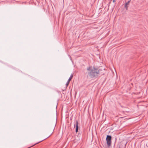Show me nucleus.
I'll return each mask as SVG.
<instances>
[{"mask_svg":"<svg viewBox=\"0 0 148 148\" xmlns=\"http://www.w3.org/2000/svg\"><path fill=\"white\" fill-rule=\"evenodd\" d=\"M87 69L89 71L88 73L87 77L89 76L91 78L97 77L98 76V74L102 73H101V71L102 70L99 69L98 67L95 66H93L92 67H88L87 68Z\"/></svg>","mask_w":148,"mask_h":148,"instance_id":"obj_1","label":"nucleus"},{"mask_svg":"<svg viewBox=\"0 0 148 148\" xmlns=\"http://www.w3.org/2000/svg\"><path fill=\"white\" fill-rule=\"evenodd\" d=\"M112 136L111 135H107L106 138L107 145L109 147L111 145Z\"/></svg>","mask_w":148,"mask_h":148,"instance_id":"obj_2","label":"nucleus"},{"mask_svg":"<svg viewBox=\"0 0 148 148\" xmlns=\"http://www.w3.org/2000/svg\"><path fill=\"white\" fill-rule=\"evenodd\" d=\"M76 123L74 125V127H76L75 132L77 133L78 131V122L77 120L75 121Z\"/></svg>","mask_w":148,"mask_h":148,"instance_id":"obj_3","label":"nucleus"},{"mask_svg":"<svg viewBox=\"0 0 148 148\" xmlns=\"http://www.w3.org/2000/svg\"><path fill=\"white\" fill-rule=\"evenodd\" d=\"M130 0H129L127 2H126L125 5L124 7L127 10L128 8V5L129 4V3L130 2Z\"/></svg>","mask_w":148,"mask_h":148,"instance_id":"obj_4","label":"nucleus"},{"mask_svg":"<svg viewBox=\"0 0 148 148\" xmlns=\"http://www.w3.org/2000/svg\"><path fill=\"white\" fill-rule=\"evenodd\" d=\"M73 74H71V75L69 78V79L68 80V81H71V80L72 78H73Z\"/></svg>","mask_w":148,"mask_h":148,"instance_id":"obj_5","label":"nucleus"},{"mask_svg":"<svg viewBox=\"0 0 148 148\" xmlns=\"http://www.w3.org/2000/svg\"><path fill=\"white\" fill-rule=\"evenodd\" d=\"M70 82L68 80L67 82H66V87H67L68 86V85L69 84V82Z\"/></svg>","mask_w":148,"mask_h":148,"instance_id":"obj_6","label":"nucleus"},{"mask_svg":"<svg viewBox=\"0 0 148 148\" xmlns=\"http://www.w3.org/2000/svg\"><path fill=\"white\" fill-rule=\"evenodd\" d=\"M45 139H44L43 140H41V141H39L38 142V143H36V144H34V145H36V144H38V143H39L40 142H41V141H43V140H45Z\"/></svg>","mask_w":148,"mask_h":148,"instance_id":"obj_7","label":"nucleus"},{"mask_svg":"<svg viewBox=\"0 0 148 148\" xmlns=\"http://www.w3.org/2000/svg\"><path fill=\"white\" fill-rule=\"evenodd\" d=\"M115 2V0H113V2Z\"/></svg>","mask_w":148,"mask_h":148,"instance_id":"obj_8","label":"nucleus"},{"mask_svg":"<svg viewBox=\"0 0 148 148\" xmlns=\"http://www.w3.org/2000/svg\"><path fill=\"white\" fill-rule=\"evenodd\" d=\"M104 73H103V74H102V75H104Z\"/></svg>","mask_w":148,"mask_h":148,"instance_id":"obj_9","label":"nucleus"},{"mask_svg":"<svg viewBox=\"0 0 148 148\" xmlns=\"http://www.w3.org/2000/svg\"><path fill=\"white\" fill-rule=\"evenodd\" d=\"M119 148H120V147H119Z\"/></svg>","mask_w":148,"mask_h":148,"instance_id":"obj_10","label":"nucleus"}]
</instances>
